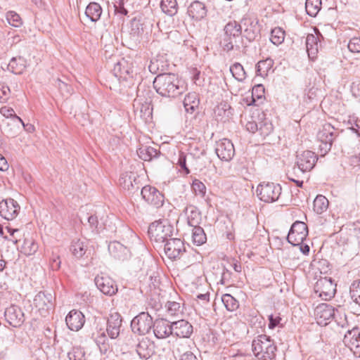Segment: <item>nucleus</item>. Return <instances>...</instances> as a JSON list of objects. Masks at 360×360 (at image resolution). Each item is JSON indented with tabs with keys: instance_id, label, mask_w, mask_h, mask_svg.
<instances>
[{
	"instance_id": "0eeeda50",
	"label": "nucleus",
	"mask_w": 360,
	"mask_h": 360,
	"mask_svg": "<svg viewBox=\"0 0 360 360\" xmlns=\"http://www.w3.org/2000/svg\"><path fill=\"white\" fill-rule=\"evenodd\" d=\"M308 235V228L305 223L296 221L292 224L289 233L287 236V240L289 243L294 246L300 245Z\"/></svg>"
},
{
	"instance_id": "39448f33",
	"label": "nucleus",
	"mask_w": 360,
	"mask_h": 360,
	"mask_svg": "<svg viewBox=\"0 0 360 360\" xmlns=\"http://www.w3.org/2000/svg\"><path fill=\"white\" fill-rule=\"evenodd\" d=\"M174 231V227L167 219H162L151 223L148 227V234L151 239L158 243H165L169 240Z\"/></svg>"
},
{
	"instance_id": "e2e57ef3",
	"label": "nucleus",
	"mask_w": 360,
	"mask_h": 360,
	"mask_svg": "<svg viewBox=\"0 0 360 360\" xmlns=\"http://www.w3.org/2000/svg\"><path fill=\"white\" fill-rule=\"evenodd\" d=\"M281 320V319L278 316L274 317V315H270L269 316V328H274L279 323Z\"/></svg>"
},
{
	"instance_id": "aec40b11",
	"label": "nucleus",
	"mask_w": 360,
	"mask_h": 360,
	"mask_svg": "<svg viewBox=\"0 0 360 360\" xmlns=\"http://www.w3.org/2000/svg\"><path fill=\"white\" fill-rule=\"evenodd\" d=\"M52 300L53 296L51 293L39 292L35 295L33 304L41 315L45 316V314L53 307Z\"/></svg>"
},
{
	"instance_id": "6e6552de",
	"label": "nucleus",
	"mask_w": 360,
	"mask_h": 360,
	"mask_svg": "<svg viewBox=\"0 0 360 360\" xmlns=\"http://www.w3.org/2000/svg\"><path fill=\"white\" fill-rule=\"evenodd\" d=\"M153 323V318L149 314L141 312L132 319L131 327L134 333L143 335L150 332Z\"/></svg>"
},
{
	"instance_id": "de8ad7c7",
	"label": "nucleus",
	"mask_w": 360,
	"mask_h": 360,
	"mask_svg": "<svg viewBox=\"0 0 360 360\" xmlns=\"http://www.w3.org/2000/svg\"><path fill=\"white\" fill-rule=\"evenodd\" d=\"M285 39V31L281 27H275L271 32V41L275 45L281 44Z\"/></svg>"
},
{
	"instance_id": "13d9d810",
	"label": "nucleus",
	"mask_w": 360,
	"mask_h": 360,
	"mask_svg": "<svg viewBox=\"0 0 360 360\" xmlns=\"http://www.w3.org/2000/svg\"><path fill=\"white\" fill-rule=\"evenodd\" d=\"M10 89L4 84H0V103L6 102L10 95Z\"/></svg>"
},
{
	"instance_id": "c85d7f7f",
	"label": "nucleus",
	"mask_w": 360,
	"mask_h": 360,
	"mask_svg": "<svg viewBox=\"0 0 360 360\" xmlns=\"http://www.w3.org/2000/svg\"><path fill=\"white\" fill-rule=\"evenodd\" d=\"M102 14V8L99 4L96 2H91L86 6L84 12V18L86 20L91 22H97Z\"/></svg>"
},
{
	"instance_id": "3c124183",
	"label": "nucleus",
	"mask_w": 360,
	"mask_h": 360,
	"mask_svg": "<svg viewBox=\"0 0 360 360\" xmlns=\"http://www.w3.org/2000/svg\"><path fill=\"white\" fill-rule=\"evenodd\" d=\"M273 129L272 124L267 120H264L258 124V131L264 137L270 134Z\"/></svg>"
},
{
	"instance_id": "9b49d317",
	"label": "nucleus",
	"mask_w": 360,
	"mask_h": 360,
	"mask_svg": "<svg viewBox=\"0 0 360 360\" xmlns=\"http://www.w3.org/2000/svg\"><path fill=\"white\" fill-rule=\"evenodd\" d=\"M215 153L218 158L229 162L235 155V148L233 143L227 139H223L216 143Z\"/></svg>"
},
{
	"instance_id": "4468645a",
	"label": "nucleus",
	"mask_w": 360,
	"mask_h": 360,
	"mask_svg": "<svg viewBox=\"0 0 360 360\" xmlns=\"http://www.w3.org/2000/svg\"><path fill=\"white\" fill-rule=\"evenodd\" d=\"M318 160L316 154L311 150H305L297 156V165L302 172L311 171Z\"/></svg>"
},
{
	"instance_id": "423d86ee",
	"label": "nucleus",
	"mask_w": 360,
	"mask_h": 360,
	"mask_svg": "<svg viewBox=\"0 0 360 360\" xmlns=\"http://www.w3.org/2000/svg\"><path fill=\"white\" fill-rule=\"evenodd\" d=\"M281 186L278 184L263 182L257 188V194L259 199L266 202L276 201L281 194Z\"/></svg>"
},
{
	"instance_id": "49530a36",
	"label": "nucleus",
	"mask_w": 360,
	"mask_h": 360,
	"mask_svg": "<svg viewBox=\"0 0 360 360\" xmlns=\"http://www.w3.org/2000/svg\"><path fill=\"white\" fill-rule=\"evenodd\" d=\"M351 299L360 306V280L353 281L349 288Z\"/></svg>"
},
{
	"instance_id": "0e129e2a",
	"label": "nucleus",
	"mask_w": 360,
	"mask_h": 360,
	"mask_svg": "<svg viewBox=\"0 0 360 360\" xmlns=\"http://www.w3.org/2000/svg\"><path fill=\"white\" fill-rule=\"evenodd\" d=\"M106 340H107V338H106L105 334L103 331L98 333V335L96 337H95V341H96L97 345H98V346L101 345H105Z\"/></svg>"
},
{
	"instance_id": "338daca9",
	"label": "nucleus",
	"mask_w": 360,
	"mask_h": 360,
	"mask_svg": "<svg viewBox=\"0 0 360 360\" xmlns=\"http://www.w3.org/2000/svg\"><path fill=\"white\" fill-rule=\"evenodd\" d=\"M8 167L6 159L0 153V171L5 172L8 169Z\"/></svg>"
},
{
	"instance_id": "a211bd4d",
	"label": "nucleus",
	"mask_w": 360,
	"mask_h": 360,
	"mask_svg": "<svg viewBox=\"0 0 360 360\" xmlns=\"http://www.w3.org/2000/svg\"><path fill=\"white\" fill-rule=\"evenodd\" d=\"M94 281L98 289L105 295L111 296L117 291V287L115 284V281L108 276L98 275Z\"/></svg>"
},
{
	"instance_id": "393cba45",
	"label": "nucleus",
	"mask_w": 360,
	"mask_h": 360,
	"mask_svg": "<svg viewBox=\"0 0 360 360\" xmlns=\"http://www.w3.org/2000/svg\"><path fill=\"white\" fill-rule=\"evenodd\" d=\"M242 32L243 37L249 41H254L259 33L257 22L250 18H243L241 20Z\"/></svg>"
},
{
	"instance_id": "09e8293b",
	"label": "nucleus",
	"mask_w": 360,
	"mask_h": 360,
	"mask_svg": "<svg viewBox=\"0 0 360 360\" xmlns=\"http://www.w3.org/2000/svg\"><path fill=\"white\" fill-rule=\"evenodd\" d=\"M221 300L229 311H233L238 307V301L229 294L224 295Z\"/></svg>"
},
{
	"instance_id": "c756f323",
	"label": "nucleus",
	"mask_w": 360,
	"mask_h": 360,
	"mask_svg": "<svg viewBox=\"0 0 360 360\" xmlns=\"http://www.w3.org/2000/svg\"><path fill=\"white\" fill-rule=\"evenodd\" d=\"M137 155L144 161H151L160 155V150L151 146H141L137 150Z\"/></svg>"
},
{
	"instance_id": "f3484780",
	"label": "nucleus",
	"mask_w": 360,
	"mask_h": 360,
	"mask_svg": "<svg viewBox=\"0 0 360 360\" xmlns=\"http://www.w3.org/2000/svg\"><path fill=\"white\" fill-rule=\"evenodd\" d=\"M335 314L334 308L328 304L323 303L318 305L314 309V316L320 326H326L328 321L330 320Z\"/></svg>"
},
{
	"instance_id": "a19ab883",
	"label": "nucleus",
	"mask_w": 360,
	"mask_h": 360,
	"mask_svg": "<svg viewBox=\"0 0 360 360\" xmlns=\"http://www.w3.org/2000/svg\"><path fill=\"white\" fill-rule=\"evenodd\" d=\"M321 8V0H306L305 9L307 13L315 17Z\"/></svg>"
},
{
	"instance_id": "412c9836",
	"label": "nucleus",
	"mask_w": 360,
	"mask_h": 360,
	"mask_svg": "<svg viewBox=\"0 0 360 360\" xmlns=\"http://www.w3.org/2000/svg\"><path fill=\"white\" fill-rule=\"evenodd\" d=\"M122 319L117 311H111L107 321L106 331L112 339L117 338L120 333Z\"/></svg>"
},
{
	"instance_id": "6e6d98bb",
	"label": "nucleus",
	"mask_w": 360,
	"mask_h": 360,
	"mask_svg": "<svg viewBox=\"0 0 360 360\" xmlns=\"http://www.w3.org/2000/svg\"><path fill=\"white\" fill-rule=\"evenodd\" d=\"M115 13L121 15H127L128 11L124 8V0H115L114 1Z\"/></svg>"
},
{
	"instance_id": "bf43d9fd",
	"label": "nucleus",
	"mask_w": 360,
	"mask_h": 360,
	"mask_svg": "<svg viewBox=\"0 0 360 360\" xmlns=\"http://www.w3.org/2000/svg\"><path fill=\"white\" fill-rule=\"evenodd\" d=\"M0 113L4 117L6 118H10V120H14V117H18V115H16L13 108L6 106H4L0 109Z\"/></svg>"
},
{
	"instance_id": "dca6fc26",
	"label": "nucleus",
	"mask_w": 360,
	"mask_h": 360,
	"mask_svg": "<svg viewBox=\"0 0 360 360\" xmlns=\"http://www.w3.org/2000/svg\"><path fill=\"white\" fill-rule=\"evenodd\" d=\"M6 321L13 327H20L25 321V315L21 308L16 305H11L4 312Z\"/></svg>"
},
{
	"instance_id": "f03ea898",
	"label": "nucleus",
	"mask_w": 360,
	"mask_h": 360,
	"mask_svg": "<svg viewBox=\"0 0 360 360\" xmlns=\"http://www.w3.org/2000/svg\"><path fill=\"white\" fill-rule=\"evenodd\" d=\"M252 348L258 360H273L276 357L277 347L274 340L266 335H260L255 338Z\"/></svg>"
},
{
	"instance_id": "4be33fe9",
	"label": "nucleus",
	"mask_w": 360,
	"mask_h": 360,
	"mask_svg": "<svg viewBox=\"0 0 360 360\" xmlns=\"http://www.w3.org/2000/svg\"><path fill=\"white\" fill-rule=\"evenodd\" d=\"M65 322L69 329L78 331L84 324V316L81 311L73 309L67 315Z\"/></svg>"
},
{
	"instance_id": "052dcab7",
	"label": "nucleus",
	"mask_w": 360,
	"mask_h": 360,
	"mask_svg": "<svg viewBox=\"0 0 360 360\" xmlns=\"http://www.w3.org/2000/svg\"><path fill=\"white\" fill-rule=\"evenodd\" d=\"M177 164L180 167L181 169L184 170L186 174L190 173V171L186 166V157L184 153H181L179 155Z\"/></svg>"
},
{
	"instance_id": "1a4fd4ad",
	"label": "nucleus",
	"mask_w": 360,
	"mask_h": 360,
	"mask_svg": "<svg viewBox=\"0 0 360 360\" xmlns=\"http://www.w3.org/2000/svg\"><path fill=\"white\" fill-rule=\"evenodd\" d=\"M336 136L337 133L334 127L330 123L324 124L317 134L318 139L321 142V150H324L325 153L328 152Z\"/></svg>"
},
{
	"instance_id": "5701e85b",
	"label": "nucleus",
	"mask_w": 360,
	"mask_h": 360,
	"mask_svg": "<svg viewBox=\"0 0 360 360\" xmlns=\"http://www.w3.org/2000/svg\"><path fill=\"white\" fill-rule=\"evenodd\" d=\"M153 333L158 339H163L172 335V322L165 319H157L153 323Z\"/></svg>"
},
{
	"instance_id": "603ef678",
	"label": "nucleus",
	"mask_w": 360,
	"mask_h": 360,
	"mask_svg": "<svg viewBox=\"0 0 360 360\" xmlns=\"http://www.w3.org/2000/svg\"><path fill=\"white\" fill-rule=\"evenodd\" d=\"M6 17L8 22L13 27H18L22 25L21 18L15 11H8Z\"/></svg>"
},
{
	"instance_id": "473e14b6",
	"label": "nucleus",
	"mask_w": 360,
	"mask_h": 360,
	"mask_svg": "<svg viewBox=\"0 0 360 360\" xmlns=\"http://www.w3.org/2000/svg\"><path fill=\"white\" fill-rule=\"evenodd\" d=\"M306 48L309 57L314 60L319 50L318 37L312 34H308L306 39Z\"/></svg>"
},
{
	"instance_id": "f257e3e1",
	"label": "nucleus",
	"mask_w": 360,
	"mask_h": 360,
	"mask_svg": "<svg viewBox=\"0 0 360 360\" xmlns=\"http://www.w3.org/2000/svg\"><path fill=\"white\" fill-rule=\"evenodd\" d=\"M153 87L158 94L169 98H176L186 91L185 82L173 73L157 75Z\"/></svg>"
},
{
	"instance_id": "2f4dec72",
	"label": "nucleus",
	"mask_w": 360,
	"mask_h": 360,
	"mask_svg": "<svg viewBox=\"0 0 360 360\" xmlns=\"http://www.w3.org/2000/svg\"><path fill=\"white\" fill-rule=\"evenodd\" d=\"M169 65L163 58L153 59L148 65V70L152 74H167L165 72L168 70Z\"/></svg>"
},
{
	"instance_id": "4c0bfd02",
	"label": "nucleus",
	"mask_w": 360,
	"mask_h": 360,
	"mask_svg": "<svg viewBox=\"0 0 360 360\" xmlns=\"http://www.w3.org/2000/svg\"><path fill=\"white\" fill-rule=\"evenodd\" d=\"M274 63V60L270 58L259 60L256 67L257 75L262 77H266L269 72L271 70Z\"/></svg>"
},
{
	"instance_id": "4d7b16f0",
	"label": "nucleus",
	"mask_w": 360,
	"mask_h": 360,
	"mask_svg": "<svg viewBox=\"0 0 360 360\" xmlns=\"http://www.w3.org/2000/svg\"><path fill=\"white\" fill-rule=\"evenodd\" d=\"M347 47L352 53H360V37L352 38L348 43Z\"/></svg>"
},
{
	"instance_id": "680f3d73",
	"label": "nucleus",
	"mask_w": 360,
	"mask_h": 360,
	"mask_svg": "<svg viewBox=\"0 0 360 360\" xmlns=\"http://www.w3.org/2000/svg\"><path fill=\"white\" fill-rule=\"evenodd\" d=\"M247 131L251 133H255L258 131V124L255 121H248L245 124Z\"/></svg>"
},
{
	"instance_id": "2eb2a0df",
	"label": "nucleus",
	"mask_w": 360,
	"mask_h": 360,
	"mask_svg": "<svg viewBox=\"0 0 360 360\" xmlns=\"http://www.w3.org/2000/svg\"><path fill=\"white\" fill-rule=\"evenodd\" d=\"M20 207L12 198L2 200L0 202V216L6 220H12L18 214Z\"/></svg>"
},
{
	"instance_id": "20e7f679",
	"label": "nucleus",
	"mask_w": 360,
	"mask_h": 360,
	"mask_svg": "<svg viewBox=\"0 0 360 360\" xmlns=\"http://www.w3.org/2000/svg\"><path fill=\"white\" fill-rule=\"evenodd\" d=\"M224 32L220 44L224 51L229 52L233 50L237 39L242 34L241 22L240 23L235 20L229 22L225 25Z\"/></svg>"
},
{
	"instance_id": "f8f14e48",
	"label": "nucleus",
	"mask_w": 360,
	"mask_h": 360,
	"mask_svg": "<svg viewBox=\"0 0 360 360\" xmlns=\"http://www.w3.org/2000/svg\"><path fill=\"white\" fill-rule=\"evenodd\" d=\"M142 198L150 205L160 207L164 203V195L155 187L146 186L141 189Z\"/></svg>"
},
{
	"instance_id": "b1692460",
	"label": "nucleus",
	"mask_w": 360,
	"mask_h": 360,
	"mask_svg": "<svg viewBox=\"0 0 360 360\" xmlns=\"http://www.w3.org/2000/svg\"><path fill=\"white\" fill-rule=\"evenodd\" d=\"M172 335L179 338H188L193 333V326L184 319L172 322Z\"/></svg>"
},
{
	"instance_id": "a878e982",
	"label": "nucleus",
	"mask_w": 360,
	"mask_h": 360,
	"mask_svg": "<svg viewBox=\"0 0 360 360\" xmlns=\"http://www.w3.org/2000/svg\"><path fill=\"white\" fill-rule=\"evenodd\" d=\"M136 352L141 359H149L155 353L154 342L147 338H142L137 345Z\"/></svg>"
},
{
	"instance_id": "864d4df0",
	"label": "nucleus",
	"mask_w": 360,
	"mask_h": 360,
	"mask_svg": "<svg viewBox=\"0 0 360 360\" xmlns=\"http://www.w3.org/2000/svg\"><path fill=\"white\" fill-rule=\"evenodd\" d=\"M192 188L196 195L203 197L206 193V187L202 182L195 179L192 184Z\"/></svg>"
},
{
	"instance_id": "a18cd8bd",
	"label": "nucleus",
	"mask_w": 360,
	"mask_h": 360,
	"mask_svg": "<svg viewBox=\"0 0 360 360\" xmlns=\"http://www.w3.org/2000/svg\"><path fill=\"white\" fill-rule=\"evenodd\" d=\"M231 106L228 103H221L216 107L214 113L217 117H221V120L224 118L227 120L231 115Z\"/></svg>"
},
{
	"instance_id": "c9c22d12",
	"label": "nucleus",
	"mask_w": 360,
	"mask_h": 360,
	"mask_svg": "<svg viewBox=\"0 0 360 360\" xmlns=\"http://www.w3.org/2000/svg\"><path fill=\"white\" fill-rule=\"evenodd\" d=\"M20 125L25 127L24 122L20 117H14V120H10L7 122L6 131L9 136L14 137L18 134Z\"/></svg>"
},
{
	"instance_id": "c03bdc74",
	"label": "nucleus",
	"mask_w": 360,
	"mask_h": 360,
	"mask_svg": "<svg viewBox=\"0 0 360 360\" xmlns=\"http://www.w3.org/2000/svg\"><path fill=\"white\" fill-rule=\"evenodd\" d=\"M38 250V245L32 239L26 238L21 248V252L25 255H34Z\"/></svg>"
},
{
	"instance_id": "ea45409f",
	"label": "nucleus",
	"mask_w": 360,
	"mask_h": 360,
	"mask_svg": "<svg viewBox=\"0 0 360 360\" xmlns=\"http://www.w3.org/2000/svg\"><path fill=\"white\" fill-rule=\"evenodd\" d=\"M160 8L168 15L173 16L178 11L176 0H161Z\"/></svg>"
},
{
	"instance_id": "bb28decb",
	"label": "nucleus",
	"mask_w": 360,
	"mask_h": 360,
	"mask_svg": "<svg viewBox=\"0 0 360 360\" xmlns=\"http://www.w3.org/2000/svg\"><path fill=\"white\" fill-rule=\"evenodd\" d=\"M188 13L190 17L195 20H200L206 17L207 9L204 3L195 1L188 8Z\"/></svg>"
},
{
	"instance_id": "5fc2aeb1",
	"label": "nucleus",
	"mask_w": 360,
	"mask_h": 360,
	"mask_svg": "<svg viewBox=\"0 0 360 360\" xmlns=\"http://www.w3.org/2000/svg\"><path fill=\"white\" fill-rule=\"evenodd\" d=\"M68 356L70 360H85L84 352L79 347H74Z\"/></svg>"
},
{
	"instance_id": "774afa93",
	"label": "nucleus",
	"mask_w": 360,
	"mask_h": 360,
	"mask_svg": "<svg viewBox=\"0 0 360 360\" xmlns=\"http://www.w3.org/2000/svg\"><path fill=\"white\" fill-rule=\"evenodd\" d=\"M180 360H198V359L191 352H186L181 355Z\"/></svg>"
},
{
	"instance_id": "7ed1b4c3",
	"label": "nucleus",
	"mask_w": 360,
	"mask_h": 360,
	"mask_svg": "<svg viewBox=\"0 0 360 360\" xmlns=\"http://www.w3.org/2000/svg\"><path fill=\"white\" fill-rule=\"evenodd\" d=\"M165 252L166 255L172 259L181 258L184 264L189 266L195 261V255L193 252L186 250L184 242L176 238H170L165 242Z\"/></svg>"
},
{
	"instance_id": "58836bf2",
	"label": "nucleus",
	"mask_w": 360,
	"mask_h": 360,
	"mask_svg": "<svg viewBox=\"0 0 360 360\" xmlns=\"http://www.w3.org/2000/svg\"><path fill=\"white\" fill-rule=\"evenodd\" d=\"M191 237L192 242L196 245H201L207 240L204 229L200 226L192 227Z\"/></svg>"
},
{
	"instance_id": "cd10ccee",
	"label": "nucleus",
	"mask_w": 360,
	"mask_h": 360,
	"mask_svg": "<svg viewBox=\"0 0 360 360\" xmlns=\"http://www.w3.org/2000/svg\"><path fill=\"white\" fill-rule=\"evenodd\" d=\"M136 176L137 175L132 172H126L122 174L119 179L120 186L127 191L139 188Z\"/></svg>"
},
{
	"instance_id": "7c9ffc66",
	"label": "nucleus",
	"mask_w": 360,
	"mask_h": 360,
	"mask_svg": "<svg viewBox=\"0 0 360 360\" xmlns=\"http://www.w3.org/2000/svg\"><path fill=\"white\" fill-rule=\"evenodd\" d=\"M185 213L187 216V222L191 227L199 226L201 221V214L198 209L193 206L186 207Z\"/></svg>"
},
{
	"instance_id": "37998d69",
	"label": "nucleus",
	"mask_w": 360,
	"mask_h": 360,
	"mask_svg": "<svg viewBox=\"0 0 360 360\" xmlns=\"http://www.w3.org/2000/svg\"><path fill=\"white\" fill-rule=\"evenodd\" d=\"M233 77L238 82H243L246 78V72L243 66L239 63H235L230 67Z\"/></svg>"
},
{
	"instance_id": "72a5a7b5",
	"label": "nucleus",
	"mask_w": 360,
	"mask_h": 360,
	"mask_svg": "<svg viewBox=\"0 0 360 360\" xmlns=\"http://www.w3.org/2000/svg\"><path fill=\"white\" fill-rule=\"evenodd\" d=\"M26 66L27 61L23 57H13L8 65V69L13 73L19 75L24 71Z\"/></svg>"
},
{
	"instance_id": "69168bd1",
	"label": "nucleus",
	"mask_w": 360,
	"mask_h": 360,
	"mask_svg": "<svg viewBox=\"0 0 360 360\" xmlns=\"http://www.w3.org/2000/svg\"><path fill=\"white\" fill-rule=\"evenodd\" d=\"M88 222L91 229H96L98 225V217L95 215H91L88 217Z\"/></svg>"
},
{
	"instance_id": "79ce46f5",
	"label": "nucleus",
	"mask_w": 360,
	"mask_h": 360,
	"mask_svg": "<svg viewBox=\"0 0 360 360\" xmlns=\"http://www.w3.org/2000/svg\"><path fill=\"white\" fill-rule=\"evenodd\" d=\"M328 199L322 195H319L316 197L314 200V210L317 214H321L328 209Z\"/></svg>"
},
{
	"instance_id": "f704fd0d",
	"label": "nucleus",
	"mask_w": 360,
	"mask_h": 360,
	"mask_svg": "<svg viewBox=\"0 0 360 360\" xmlns=\"http://www.w3.org/2000/svg\"><path fill=\"white\" fill-rule=\"evenodd\" d=\"M86 240L83 239L74 240L70 246V251L77 258L82 257L86 252L87 245Z\"/></svg>"
},
{
	"instance_id": "ddd939ff",
	"label": "nucleus",
	"mask_w": 360,
	"mask_h": 360,
	"mask_svg": "<svg viewBox=\"0 0 360 360\" xmlns=\"http://www.w3.org/2000/svg\"><path fill=\"white\" fill-rule=\"evenodd\" d=\"M343 342L355 356L360 357V330L357 327L348 330L345 335Z\"/></svg>"
},
{
	"instance_id": "8fccbe9b",
	"label": "nucleus",
	"mask_w": 360,
	"mask_h": 360,
	"mask_svg": "<svg viewBox=\"0 0 360 360\" xmlns=\"http://www.w3.org/2000/svg\"><path fill=\"white\" fill-rule=\"evenodd\" d=\"M167 311L170 316H177L182 313L183 307L180 302L169 301L167 303Z\"/></svg>"
},
{
	"instance_id": "e433bc0d",
	"label": "nucleus",
	"mask_w": 360,
	"mask_h": 360,
	"mask_svg": "<svg viewBox=\"0 0 360 360\" xmlns=\"http://www.w3.org/2000/svg\"><path fill=\"white\" fill-rule=\"evenodd\" d=\"M199 98L195 92L188 93L184 100L185 110L188 112L192 113L195 108L198 106Z\"/></svg>"
},
{
	"instance_id": "6ab92c4d",
	"label": "nucleus",
	"mask_w": 360,
	"mask_h": 360,
	"mask_svg": "<svg viewBox=\"0 0 360 360\" xmlns=\"http://www.w3.org/2000/svg\"><path fill=\"white\" fill-rule=\"evenodd\" d=\"M112 72L114 75L120 80H127L133 77L132 63L124 58H122L115 64Z\"/></svg>"
},
{
	"instance_id": "9d476101",
	"label": "nucleus",
	"mask_w": 360,
	"mask_h": 360,
	"mask_svg": "<svg viewBox=\"0 0 360 360\" xmlns=\"http://www.w3.org/2000/svg\"><path fill=\"white\" fill-rule=\"evenodd\" d=\"M314 290L321 299L325 300L333 297L336 292L335 285L330 278L327 277L321 278L316 281Z\"/></svg>"
}]
</instances>
